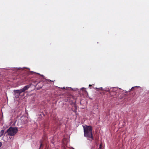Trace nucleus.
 <instances>
[{"label": "nucleus", "instance_id": "obj_1", "mask_svg": "<svg viewBox=\"0 0 149 149\" xmlns=\"http://www.w3.org/2000/svg\"><path fill=\"white\" fill-rule=\"evenodd\" d=\"M84 132V136L86 137L88 140L92 141L93 139L92 132V127L86 125H83Z\"/></svg>", "mask_w": 149, "mask_h": 149}, {"label": "nucleus", "instance_id": "obj_8", "mask_svg": "<svg viewBox=\"0 0 149 149\" xmlns=\"http://www.w3.org/2000/svg\"><path fill=\"white\" fill-rule=\"evenodd\" d=\"M42 84V81H41L38 83L37 85L38 86H39V88H41L43 86V85Z\"/></svg>", "mask_w": 149, "mask_h": 149}, {"label": "nucleus", "instance_id": "obj_16", "mask_svg": "<svg viewBox=\"0 0 149 149\" xmlns=\"http://www.w3.org/2000/svg\"><path fill=\"white\" fill-rule=\"evenodd\" d=\"M38 115L39 116H41V114H38Z\"/></svg>", "mask_w": 149, "mask_h": 149}, {"label": "nucleus", "instance_id": "obj_14", "mask_svg": "<svg viewBox=\"0 0 149 149\" xmlns=\"http://www.w3.org/2000/svg\"><path fill=\"white\" fill-rule=\"evenodd\" d=\"M101 146H102V145H101V144H100V147H99V149H100L101 148Z\"/></svg>", "mask_w": 149, "mask_h": 149}, {"label": "nucleus", "instance_id": "obj_3", "mask_svg": "<svg viewBox=\"0 0 149 149\" xmlns=\"http://www.w3.org/2000/svg\"><path fill=\"white\" fill-rule=\"evenodd\" d=\"M95 89L97 90L98 91V90H101L105 91L106 92H108L109 91V93L113 92L115 93H117L120 92V91L121 90L120 88H119L116 87H113L111 88L109 90L107 89H103L102 87H100L99 88H96ZM121 91V92L123 91Z\"/></svg>", "mask_w": 149, "mask_h": 149}, {"label": "nucleus", "instance_id": "obj_4", "mask_svg": "<svg viewBox=\"0 0 149 149\" xmlns=\"http://www.w3.org/2000/svg\"><path fill=\"white\" fill-rule=\"evenodd\" d=\"M143 89L140 86H135L132 87V88L130 89L128 92H130L131 91L133 92H141V91Z\"/></svg>", "mask_w": 149, "mask_h": 149}, {"label": "nucleus", "instance_id": "obj_18", "mask_svg": "<svg viewBox=\"0 0 149 149\" xmlns=\"http://www.w3.org/2000/svg\"><path fill=\"white\" fill-rule=\"evenodd\" d=\"M42 115H43V116H45V115L43 113H42Z\"/></svg>", "mask_w": 149, "mask_h": 149}, {"label": "nucleus", "instance_id": "obj_13", "mask_svg": "<svg viewBox=\"0 0 149 149\" xmlns=\"http://www.w3.org/2000/svg\"><path fill=\"white\" fill-rule=\"evenodd\" d=\"M2 143L1 142H0V147L2 146Z\"/></svg>", "mask_w": 149, "mask_h": 149}, {"label": "nucleus", "instance_id": "obj_7", "mask_svg": "<svg viewBox=\"0 0 149 149\" xmlns=\"http://www.w3.org/2000/svg\"><path fill=\"white\" fill-rule=\"evenodd\" d=\"M86 88H82L80 90L82 91L83 93H88L86 91Z\"/></svg>", "mask_w": 149, "mask_h": 149}, {"label": "nucleus", "instance_id": "obj_17", "mask_svg": "<svg viewBox=\"0 0 149 149\" xmlns=\"http://www.w3.org/2000/svg\"><path fill=\"white\" fill-rule=\"evenodd\" d=\"M125 92L126 93H127V92H127V91H125Z\"/></svg>", "mask_w": 149, "mask_h": 149}, {"label": "nucleus", "instance_id": "obj_9", "mask_svg": "<svg viewBox=\"0 0 149 149\" xmlns=\"http://www.w3.org/2000/svg\"><path fill=\"white\" fill-rule=\"evenodd\" d=\"M21 94H14L15 97L16 98H18Z\"/></svg>", "mask_w": 149, "mask_h": 149}, {"label": "nucleus", "instance_id": "obj_15", "mask_svg": "<svg viewBox=\"0 0 149 149\" xmlns=\"http://www.w3.org/2000/svg\"><path fill=\"white\" fill-rule=\"evenodd\" d=\"M89 87H91L92 86V85L89 84Z\"/></svg>", "mask_w": 149, "mask_h": 149}, {"label": "nucleus", "instance_id": "obj_10", "mask_svg": "<svg viewBox=\"0 0 149 149\" xmlns=\"http://www.w3.org/2000/svg\"><path fill=\"white\" fill-rule=\"evenodd\" d=\"M4 132V130H2L0 132V136H1L3 135Z\"/></svg>", "mask_w": 149, "mask_h": 149}, {"label": "nucleus", "instance_id": "obj_20", "mask_svg": "<svg viewBox=\"0 0 149 149\" xmlns=\"http://www.w3.org/2000/svg\"><path fill=\"white\" fill-rule=\"evenodd\" d=\"M89 98L91 99V98L90 97H89ZM91 99H92V98H91Z\"/></svg>", "mask_w": 149, "mask_h": 149}, {"label": "nucleus", "instance_id": "obj_19", "mask_svg": "<svg viewBox=\"0 0 149 149\" xmlns=\"http://www.w3.org/2000/svg\"><path fill=\"white\" fill-rule=\"evenodd\" d=\"M87 96H88V93H87Z\"/></svg>", "mask_w": 149, "mask_h": 149}, {"label": "nucleus", "instance_id": "obj_12", "mask_svg": "<svg viewBox=\"0 0 149 149\" xmlns=\"http://www.w3.org/2000/svg\"><path fill=\"white\" fill-rule=\"evenodd\" d=\"M47 81H48L49 82H54L55 81V80L52 81L50 79H47Z\"/></svg>", "mask_w": 149, "mask_h": 149}, {"label": "nucleus", "instance_id": "obj_2", "mask_svg": "<svg viewBox=\"0 0 149 149\" xmlns=\"http://www.w3.org/2000/svg\"><path fill=\"white\" fill-rule=\"evenodd\" d=\"M18 131V130L17 127H10L5 132L4 134H5L6 133H7L8 135L14 136L17 133Z\"/></svg>", "mask_w": 149, "mask_h": 149}, {"label": "nucleus", "instance_id": "obj_6", "mask_svg": "<svg viewBox=\"0 0 149 149\" xmlns=\"http://www.w3.org/2000/svg\"><path fill=\"white\" fill-rule=\"evenodd\" d=\"M61 88L66 90L72 91H75L77 90V88H72L71 87H67L66 88L65 87H63V88Z\"/></svg>", "mask_w": 149, "mask_h": 149}, {"label": "nucleus", "instance_id": "obj_11", "mask_svg": "<svg viewBox=\"0 0 149 149\" xmlns=\"http://www.w3.org/2000/svg\"><path fill=\"white\" fill-rule=\"evenodd\" d=\"M40 147L39 148V149H41V148L43 146V145L42 144V141H40Z\"/></svg>", "mask_w": 149, "mask_h": 149}, {"label": "nucleus", "instance_id": "obj_5", "mask_svg": "<svg viewBox=\"0 0 149 149\" xmlns=\"http://www.w3.org/2000/svg\"><path fill=\"white\" fill-rule=\"evenodd\" d=\"M29 87V85H26L22 89L14 90V91L15 93H22L24 92L25 91L28 90Z\"/></svg>", "mask_w": 149, "mask_h": 149}]
</instances>
